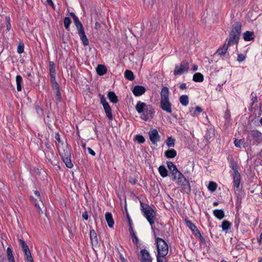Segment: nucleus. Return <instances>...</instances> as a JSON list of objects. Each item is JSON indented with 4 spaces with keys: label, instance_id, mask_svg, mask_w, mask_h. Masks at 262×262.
<instances>
[{
    "label": "nucleus",
    "instance_id": "1",
    "mask_svg": "<svg viewBox=\"0 0 262 262\" xmlns=\"http://www.w3.org/2000/svg\"><path fill=\"white\" fill-rule=\"evenodd\" d=\"M242 33V24L239 21L235 22L231 27L228 40V46L237 44Z\"/></svg>",
    "mask_w": 262,
    "mask_h": 262
},
{
    "label": "nucleus",
    "instance_id": "2",
    "mask_svg": "<svg viewBox=\"0 0 262 262\" xmlns=\"http://www.w3.org/2000/svg\"><path fill=\"white\" fill-rule=\"evenodd\" d=\"M169 94L168 88L166 86L163 87L160 93L161 101L160 106L162 110L171 113L172 112L171 103L169 99Z\"/></svg>",
    "mask_w": 262,
    "mask_h": 262
},
{
    "label": "nucleus",
    "instance_id": "3",
    "mask_svg": "<svg viewBox=\"0 0 262 262\" xmlns=\"http://www.w3.org/2000/svg\"><path fill=\"white\" fill-rule=\"evenodd\" d=\"M141 211L149 224L152 227L156 219V212L148 204L140 201Z\"/></svg>",
    "mask_w": 262,
    "mask_h": 262
},
{
    "label": "nucleus",
    "instance_id": "4",
    "mask_svg": "<svg viewBox=\"0 0 262 262\" xmlns=\"http://www.w3.org/2000/svg\"><path fill=\"white\" fill-rule=\"evenodd\" d=\"M262 142V134L258 130H252L247 137L245 145L246 146L251 145H258Z\"/></svg>",
    "mask_w": 262,
    "mask_h": 262
},
{
    "label": "nucleus",
    "instance_id": "5",
    "mask_svg": "<svg viewBox=\"0 0 262 262\" xmlns=\"http://www.w3.org/2000/svg\"><path fill=\"white\" fill-rule=\"evenodd\" d=\"M176 177L175 180H172L175 181L178 185L181 186L185 192L189 193L191 191V186L189 181L184 174L179 171L178 173H176Z\"/></svg>",
    "mask_w": 262,
    "mask_h": 262
},
{
    "label": "nucleus",
    "instance_id": "6",
    "mask_svg": "<svg viewBox=\"0 0 262 262\" xmlns=\"http://www.w3.org/2000/svg\"><path fill=\"white\" fill-rule=\"evenodd\" d=\"M231 167L233 170L231 173V176L233 182V186L236 190L239 189L240 184L241 182V176L238 171V165L236 162L231 163Z\"/></svg>",
    "mask_w": 262,
    "mask_h": 262
},
{
    "label": "nucleus",
    "instance_id": "7",
    "mask_svg": "<svg viewBox=\"0 0 262 262\" xmlns=\"http://www.w3.org/2000/svg\"><path fill=\"white\" fill-rule=\"evenodd\" d=\"M156 243L158 252L157 255H167L168 246L167 243L161 238L156 237Z\"/></svg>",
    "mask_w": 262,
    "mask_h": 262
},
{
    "label": "nucleus",
    "instance_id": "8",
    "mask_svg": "<svg viewBox=\"0 0 262 262\" xmlns=\"http://www.w3.org/2000/svg\"><path fill=\"white\" fill-rule=\"evenodd\" d=\"M189 68L188 62L186 60H183L180 66L176 65L173 74L175 76L181 75L184 72H187Z\"/></svg>",
    "mask_w": 262,
    "mask_h": 262
},
{
    "label": "nucleus",
    "instance_id": "9",
    "mask_svg": "<svg viewBox=\"0 0 262 262\" xmlns=\"http://www.w3.org/2000/svg\"><path fill=\"white\" fill-rule=\"evenodd\" d=\"M155 114V110L151 105H147L143 113V117L141 118L144 120L147 121L150 118H152L154 114Z\"/></svg>",
    "mask_w": 262,
    "mask_h": 262
},
{
    "label": "nucleus",
    "instance_id": "10",
    "mask_svg": "<svg viewBox=\"0 0 262 262\" xmlns=\"http://www.w3.org/2000/svg\"><path fill=\"white\" fill-rule=\"evenodd\" d=\"M149 139L151 143L155 144L160 140V136L156 129H152L148 133Z\"/></svg>",
    "mask_w": 262,
    "mask_h": 262
},
{
    "label": "nucleus",
    "instance_id": "11",
    "mask_svg": "<svg viewBox=\"0 0 262 262\" xmlns=\"http://www.w3.org/2000/svg\"><path fill=\"white\" fill-rule=\"evenodd\" d=\"M141 253V262H152V258L149 252L145 249H142Z\"/></svg>",
    "mask_w": 262,
    "mask_h": 262
},
{
    "label": "nucleus",
    "instance_id": "12",
    "mask_svg": "<svg viewBox=\"0 0 262 262\" xmlns=\"http://www.w3.org/2000/svg\"><path fill=\"white\" fill-rule=\"evenodd\" d=\"M146 91V88L142 85H136L132 90V92L136 97H139L144 94Z\"/></svg>",
    "mask_w": 262,
    "mask_h": 262
},
{
    "label": "nucleus",
    "instance_id": "13",
    "mask_svg": "<svg viewBox=\"0 0 262 262\" xmlns=\"http://www.w3.org/2000/svg\"><path fill=\"white\" fill-rule=\"evenodd\" d=\"M167 167L169 169L172 176V180L176 179V173H178L179 170L178 169L177 166L173 164L172 162L167 161Z\"/></svg>",
    "mask_w": 262,
    "mask_h": 262
},
{
    "label": "nucleus",
    "instance_id": "14",
    "mask_svg": "<svg viewBox=\"0 0 262 262\" xmlns=\"http://www.w3.org/2000/svg\"><path fill=\"white\" fill-rule=\"evenodd\" d=\"M70 14L73 19L74 24L78 31L84 29L82 23L79 20L78 17L75 14V13L74 12H71Z\"/></svg>",
    "mask_w": 262,
    "mask_h": 262
},
{
    "label": "nucleus",
    "instance_id": "15",
    "mask_svg": "<svg viewBox=\"0 0 262 262\" xmlns=\"http://www.w3.org/2000/svg\"><path fill=\"white\" fill-rule=\"evenodd\" d=\"M78 33L82 42L83 45L84 46H88L89 43V42L85 34L84 29L78 31Z\"/></svg>",
    "mask_w": 262,
    "mask_h": 262
},
{
    "label": "nucleus",
    "instance_id": "16",
    "mask_svg": "<svg viewBox=\"0 0 262 262\" xmlns=\"http://www.w3.org/2000/svg\"><path fill=\"white\" fill-rule=\"evenodd\" d=\"M90 239L92 246H97L98 244L97 235L94 229L90 230Z\"/></svg>",
    "mask_w": 262,
    "mask_h": 262
},
{
    "label": "nucleus",
    "instance_id": "17",
    "mask_svg": "<svg viewBox=\"0 0 262 262\" xmlns=\"http://www.w3.org/2000/svg\"><path fill=\"white\" fill-rule=\"evenodd\" d=\"M147 105L143 102L138 101L136 105V110L139 114L143 113Z\"/></svg>",
    "mask_w": 262,
    "mask_h": 262
},
{
    "label": "nucleus",
    "instance_id": "18",
    "mask_svg": "<svg viewBox=\"0 0 262 262\" xmlns=\"http://www.w3.org/2000/svg\"><path fill=\"white\" fill-rule=\"evenodd\" d=\"M103 109L104 110L105 115L108 119L110 121H112L113 119L112 113V108L110 106L109 104L103 106Z\"/></svg>",
    "mask_w": 262,
    "mask_h": 262
},
{
    "label": "nucleus",
    "instance_id": "19",
    "mask_svg": "<svg viewBox=\"0 0 262 262\" xmlns=\"http://www.w3.org/2000/svg\"><path fill=\"white\" fill-rule=\"evenodd\" d=\"M105 220L110 228H113L114 225V221L111 213L107 212L105 214Z\"/></svg>",
    "mask_w": 262,
    "mask_h": 262
},
{
    "label": "nucleus",
    "instance_id": "20",
    "mask_svg": "<svg viewBox=\"0 0 262 262\" xmlns=\"http://www.w3.org/2000/svg\"><path fill=\"white\" fill-rule=\"evenodd\" d=\"M107 98L110 102L113 103H117L119 101L118 96L113 91H110L108 92Z\"/></svg>",
    "mask_w": 262,
    "mask_h": 262
},
{
    "label": "nucleus",
    "instance_id": "21",
    "mask_svg": "<svg viewBox=\"0 0 262 262\" xmlns=\"http://www.w3.org/2000/svg\"><path fill=\"white\" fill-rule=\"evenodd\" d=\"M96 72L98 75L103 76L107 72V68L103 64H98L96 68Z\"/></svg>",
    "mask_w": 262,
    "mask_h": 262
},
{
    "label": "nucleus",
    "instance_id": "22",
    "mask_svg": "<svg viewBox=\"0 0 262 262\" xmlns=\"http://www.w3.org/2000/svg\"><path fill=\"white\" fill-rule=\"evenodd\" d=\"M203 111L201 107L197 106L195 108L191 107L190 108L189 113L191 116H197L200 113Z\"/></svg>",
    "mask_w": 262,
    "mask_h": 262
},
{
    "label": "nucleus",
    "instance_id": "23",
    "mask_svg": "<svg viewBox=\"0 0 262 262\" xmlns=\"http://www.w3.org/2000/svg\"><path fill=\"white\" fill-rule=\"evenodd\" d=\"M230 46H228V43L227 44L225 43L222 47L219 48L216 51V53L217 54L219 55H225L227 51L228 50V47Z\"/></svg>",
    "mask_w": 262,
    "mask_h": 262
},
{
    "label": "nucleus",
    "instance_id": "24",
    "mask_svg": "<svg viewBox=\"0 0 262 262\" xmlns=\"http://www.w3.org/2000/svg\"><path fill=\"white\" fill-rule=\"evenodd\" d=\"M164 155L167 158H173L177 156V151L174 149H170L164 152Z\"/></svg>",
    "mask_w": 262,
    "mask_h": 262
},
{
    "label": "nucleus",
    "instance_id": "25",
    "mask_svg": "<svg viewBox=\"0 0 262 262\" xmlns=\"http://www.w3.org/2000/svg\"><path fill=\"white\" fill-rule=\"evenodd\" d=\"M213 213L214 215L219 220H222L225 216L224 211L222 209H215Z\"/></svg>",
    "mask_w": 262,
    "mask_h": 262
},
{
    "label": "nucleus",
    "instance_id": "26",
    "mask_svg": "<svg viewBox=\"0 0 262 262\" xmlns=\"http://www.w3.org/2000/svg\"><path fill=\"white\" fill-rule=\"evenodd\" d=\"M253 35V32L247 31L243 34V38L245 41H251L254 39Z\"/></svg>",
    "mask_w": 262,
    "mask_h": 262
},
{
    "label": "nucleus",
    "instance_id": "27",
    "mask_svg": "<svg viewBox=\"0 0 262 262\" xmlns=\"http://www.w3.org/2000/svg\"><path fill=\"white\" fill-rule=\"evenodd\" d=\"M158 170L162 177L165 178L168 176V171L164 165L160 166Z\"/></svg>",
    "mask_w": 262,
    "mask_h": 262
},
{
    "label": "nucleus",
    "instance_id": "28",
    "mask_svg": "<svg viewBox=\"0 0 262 262\" xmlns=\"http://www.w3.org/2000/svg\"><path fill=\"white\" fill-rule=\"evenodd\" d=\"M25 253V258L26 262H33V258L31 255V252L28 249L24 251Z\"/></svg>",
    "mask_w": 262,
    "mask_h": 262
},
{
    "label": "nucleus",
    "instance_id": "29",
    "mask_svg": "<svg viewBox=\"0 0 262 262\" xmlns=\"http://www.w3.org/2000/svg\"><path fill=\"white\" fill-rule=\"evenodd\" d=\"M125 78L130 81H133L135 79V76L133 72L129 70H126L124 72Z\"/></svg>",
    "mask_w": 262,
    "mask_h": 262
},
{
    "label": "nucleus",
    "instance_id": "30",
    "mask_svg": "<svg viewBox=\"0 0 262 262\" xmlns=\"http://www.w3.org/2000/svg\"><path fill=\"white\" fill-rule=\"evenodd\" d=\"M193 80L197 82H202L204 80V76L201 73H196L193 76Z\"/></svg>",
    "mask_w": 262,
    "mask_h": 262
},
{
    "label": "nucleus",
    "instance_id": "31",
    "mask_svg": "<svg viewBox=\"0 0 262 262\" xmlns=\"http://www.w3.org/2000/svg\"><path fill=\"white\" fill-rule=\"evenodd\" d=\"M71 148L68 146L63 149V152L60 154L62 159L71 157Z\"/></svg>",
    "mask_w": 262,
    "mask_h": 262
},
{
    "label": "nucleus",
    "instance_id": "32",
    "mask_svg": "<svg viewBox=\"0 0 262 262\" xmlns=\"http://www.w3.org/2000/svg\"><path fill=\"white\" fill-rule=\"evenodd\" d=\"M180 102L182 105L187 106L189 103V98L186 95H183L180 97Z\"/></svg>",
    "mask_w": 262,
    "mask_h": 262
},
{
    "label": "nucleus",
    "instance_id": "33",
    "mask_svg": "<svg viewBox=\"0 0 262 262\" xmlns=\"http://www.w3.org/2000/svg\"><path fill=\"white\" fill-rule=\"evenodd\" d=\"M23 81V78L22 77L18 75L16 76V86H17V90L18 92H20L22 90L21 88V82Z\"/></svg>",
    "mask_w": 262,
    "mask_h": 262
},
{
    "label": "nucleus",
    "instance_id": "34",
    "mask_svg": "<svg viewBox=\"0 0 262 262\" xmlns=\"http://www.w3.org/2000/svg\"><path fill=\"white\" fill-rule=\"evenodd\" d=\"M7 254L8 256V260L9 262H15L14 258L13 255V252L10 247H8L7 249Z\"/></svg>",
    "mask_w": 262,
    "mask_h": 262
},
{
    "label": "nucleus",
    "instance_id": "35",
    "mask_svg": "<svg viewBox=\"0 0 262 262\" xmlns=\"http://www.w3.org/2000/svg\"><path fill=\"white\" fill-rule=\"evenodd\" d=\"M193 234L197 237L199 238L200 239V241L201 243H202L204 244H206L207 242V240L206 238L203 237L200 232V231L198 230V229H196L194 232H193Z\"/></svg>",
    "mask_w": 262,
    "mask_h": 262
},
{
    "label": "nucleus",
    "instance_id": "36",
    "mask_svg": "<svg viewBox=\"0 0 262 262\" xmlns=\"http://www.w3.org/2000/svg\"><path fill=\"white\" fill-rule=\"evenodd\" d=\"M231 226V224L228 221H224L222 222L221 227L223 231H227L228 229H230Z\"/></svg>",
    "mask_w": 262,
    "mask_h": 262
},
{
    "label": "nucleus",
    "instance_id": "37",
    "mask_svg": "<svg viewBox=\"0 0 262 262\" xmlns=\"http://www.w3.org/2000/svg\"><path fill=\"white\" fill-rule=\"evenodd\" d=\"M50 75H56L55 66L53 61H49Z\"/></svg>",
    "mask_w": 262,
    "mask_h": 262
},
{
    "label": "nucleus",
    "instance_id": "38",
    "mask_svg": "<svg viewBox=\"0 0 262 262\" xmlns=\"http://www.w3.org/2000/svg\"><path fill=\"white\" fill-rule=\"evenodd\" d=\"M62 160L68 168H72L73 167V164L72 163L71 157L62 159Z\"/></svg>",
    "mask_w": 262,
    "mask_h": 262
},
{
    "label": "nucleus",
    "instance_id": "39",
    "mask_svg": "<svg viewBox=\"0 0 262 262\" xmlns=\"http://www.w3.org/2000/svg\"><path fill=\"white\" fill-rule=\"evenodd\" d=\"M186 225L187 226V227L193 232H194V231L197 229V227L196 226L193 224L192 223L191 221H188V220H186Z\"/></svg>",
    "mask_w": 262,
    "mask_h": 262
},
{
    "label": "nucleus",
    "instance_id": "40",
    "mask_svg": "<svg viewBox=\"0 0 262 262\" xmlns=\"http://www.w3.org/2000/svg\"><path fill=\"white\" fill-rule=\"evenodd\" d=\"M217 186V185L216 183L214 182H210L208 186V189L210 191L214 192L216 190Z\"/></svg>",
    "mask_w": 262,
    "mask_h": 262
},
{
    "label": "nucleus",
    "instance_id": "41",
    "mask_svg": "<svg viewBox=\"0 0 262 262\" xmlns=\"http://www.w3.org/2000/svg\"><path fill=\"white\" fill-rule=\"evenodd\" d=\"M55 91V100L57 103L60 102L62 100V97L61 95V93L60 92V90H54Z\"/></svg>",
    "mask_w": 262,
    "mask_h": 262
},
{
    "label": "nucleus",
    "instance_id": "42",
    "mask_svg": "<svg viewBox=\"0 0 262 262\" xmlns=\"http://www.w3.org/2000/svg\"><path fill=\"white\" fill-rule=\"evenodd\" d=\"M71 23V19L69 17H66L63 20L64 26L66 30H69V27Z\"/></svg>",
    "mask_w": 262,
    "mask_h": 262
},
{
    "label": "nucleus",
    "instance_id": "43",
    "mask_svg": "<svg viewBox=\"0 0 262 262\" xmlns=\"http://www.w3.org/2000/svg\"><path fill=\"white\" fill-rule=\"evenodd\" d=\"M167 255H157V262H167Z\"/></svg>",
    "mask_w": 262,
    "mask_h": 262
},
{
    "label": "nucleus",
    "instance_id": "44",
    "mask_svg": "<svg viewBox=\"0 0 262 262\" xmlns=\"http://www.w3.org/2000/svg\"><path fill=\"white\" fill-rule=\"evenodd\" d=\"M135 140L139 144L143 143L145 141L144 137L140 135H136L135 137Z\"/></svg>",
    "mask_w": 262,
    "mask_h": 262
},
{
    "label": "nucleus",
    "instance_id": "45",
    "mask_svg": "<svg viewBox=\"0 0 262 262\" xmlns=\"http://www.w3.org/2000/svg\"><path fill=\"white\" fill-rule=\"evenodd\" d=\"M175 140L171 137H168L166 141V144L169 147H173L174 145Z\"/></svg>",
    "mask_w": 262,
    "mask_h": 262
},
{
    "label": "nucleus",
    "instance_id": "46",
    "mask_svg": "<svg viewBox=\"0 0 262 262\" xmlns=\"http://www.w3.org/2000/svg\"><path fill=\"white\" fill-rule=\"evenodd\" d=\"M214 136V130L212 129H209L207 130V133L205 135V138L207 140H209L213 137Z\"/></svg>",
    "mask_w": 262,
    "mask_h": 262
},
{
    "label": "nucleus",
    "instance_id": "47",
    "mask_svg": "<svg viewBox=\"0 0 262 262\" xmlns=\"http://www.w3.org/2000/svg\"><path fill=\"white\" fill-rule=\"evenodd\" d=\"M251 105H253L256 102H257V97L256 94H255L254 92H252L251 94Z\"/></svg>",
    "mask_w": 262,
    "mask_h": 262
},
{
    "label": "nucleus",
    "instance_id": "48",
    "mask_svg": "<svg viewBox=\"0 0 262 262\" xmlns=\"http://www.w3.org/2000/svg\"><path fill=\"white\" fill-rule=\"evenodd\" d=\"M24 51V43L20 42L17 47V52L19 54H21Z\"/></svg>",
    "mask_w": 262,
    "mask_h": 262
},
{
    "label": "nucleus",
    "instance_id": "49",
    "mask_svg": "<svg viewBox=\"0 0 262 262\" xmlns=\"http://www.w3.org/2000/svg\"><path fill=\"white\" fill-rule=\"evenodd\" d=\"M99 97L100 99V103L102 104V106L107 105L108 103L106 101V99L103 95L99 94Z\"/></svg>",
    "mask_w": 262,
    "mask_h": 262
},
{
    "label": "nucleus",
    "instance_id": "50",
    "mask_svg": "<svg viewBox=\"0 0 262 262\" xmlns=\"http://www.w3.org/2000/svg\"><path fill=\"white\" fill-rule=\"evenodd\" d=\"M19 241L20 246L23 248V251L28 250L29 249L28 246L27 245V244L24 240L20 239L19 240Z\"/></svg>",
    "mask_w": 262,
    "mask_h": 262
},
{
    "label": "nucleus",
    "instance_id": "51",
    "mask_svg": "<svg viewBox=\"0 0 262 262\" xmlns=\"http://www.w3.org/2000/svg\"><path fill=\"white\" fill-rule=\"evenodd\" d=\"M234 143L236 147L241 148L242 145L243 143V141L241 139H236L234 141Z\"/></svg>",
    "mask_w": 262,
    "mask_h": 262
},
{
    "label": "nucleus",
    "instance_id": "52",
    "mask_svg": "<svg viewBox=\"0 0 262 262\" xmlns=\"http://www.w3.org/2000/svg\"><path fill=\"white\" fill-rule=\"evenodd\" d=\"M5 20L6 21V27L7 30L9 31L11 29V24H10V17L8 16H6L5 17Z\"/></svg>",
    "mask_w": 262,
    "mask_h": 262
},
{
    "label": "nucleus",
    "instance_id": "53",
    "mask_svg": "<svg viewBox=\"0 0 262 262\" xmlns=\"http://www.w3.org/2000/svg\"><path fill=\"white\" fill-rule=\"evenodd\" d=\"M224 118L226 120V122H229L230 120V113L228 110H227L224 114Z\"/></svg>",
    "mask_w": 262,
    "mask_h": 262
},
{
    "label": "nucleus",
    "instance_id": "54",
    "mask_svg": "<svg viewBox=\"0 0 262 262\" xmlns=\"http://www.w3.org/2000/svg\"><path fill=\"white\" fill-rule=\"evenodd\" d=\"M132 242L134 244H137L139 243V239L136 234L131 235Z\"/></svg>",
    "mask_w": 262,
    "mask_h": 262
},
{
    "label": "nucleus",
    "instance_id": "55",
    "mask_svg": "<svg viewBox=\"0 0 262 262\" xmlns=\"http://www.w3.org/2000/svg\"><path fill=\"white\" fill-rule=\"evenodd\" d=\"M245 56L243 54H240L238 55L237 60L238 62H242L245 59Z\"/></svg>",
    "mask_w": 262,
    "mask_h": 262
},
{
    "label": "nucleus",
    "instance_id": "56",
    "mask_svg": "<svg viewBox=\"0 0 262 262\" xmlns=\"http://www.w3.org/2000/svg\"><path fill=\"white\" fill-rule=\"evenodd\" d=\"M125 210H126V211H127V209H126V208H125ZM126 216H127V221H128V226H132L133 225V223H132V220H131V219L129 216V215L128 214V213L127 212H126Z\"/></svg>",
    "mask_w": 262,
    "mask_h": 262
},
{
    "label": "nucleus",
    "instance_id": "57",
    "mask_svg": "<svg viewBox=\"0 0 262 262\" xmlns=\"http://www.w3.org/2000/svg\"><path fill=\"white\" fill-rule=\"evenodd\" d=\"M52 90L53 91L56 90H59V85L57 82L53 83L52 84Z\"/></svg>",
    "mask_w": 262,
    "mask_h": 262
},
{
    "label": "nucleus",
    "instance_id": "58",
    "mask_svg": "<svg viewBox=\"0 0 262 262\" xmlns=\"http://www.w3.org/2000/svg\"><path fill=\"white\" fill-rule=\"evenodd\" d=\"M89 215L88 211H85L82 213V217L84 220L87 221L89 219Z\"/></svg>",
    "mask_w": 262,
    "mask_h": 262
},
{
    "label": "nucleus",
    "instance_id": "59",
    "mask_svg": "<svg viewBox=\"0 0 262 262\" xmlns=\"http://www.w3.org/2000/svg\"><path fill=\"white\" fill-rule=\"evenodd\" d=\"M50 80L51 83L57 82L56 80V75H50Z\"/></svg>",
    "mask_w": 262,
    "mask_h": 262
},
{
    "label": "nucleus",
    "instance_id": "60",
    "mask_svg": "<svg viewBox=\"0 0 262 262\" xmlns=\"http://www.w3.org/2000/svg\"><path fill=\"white\" fill-rule=\"evenodd\" d=\"M55 138L58 141V143L61 142V140L60 139V135H59V133H55Z\"/></svg>",
    "mask_w": 262,
    "mask_h": 262
},
{
    "label": "nucleus",
    "instance_id": "61",
    "mask_svg": "<svg viewBox=\"0 0 262 262\" xmlns=\"http://www.w3.org/2000/svg\"><path fill=\"white\" fill-rule=\"evenodd\" d=\"M89 153L93 156H95L96 155L95 152L90 147L88 148Z\"/></svg>",
    "mask_w": 262,
    "mask_h": 262
},
{
    "label": "nucleus",
    "instance_id": "62",
    "mask_svg": "<svg viewBox=\"0 0 262 262\" xmlns=\"http://www.w3.org/2000/svg\"><path fill=\"white\" fill-rule=\"evenodd\" d=\"M94 28L96 30H98L101 28V25L98 22H96Z\"/></svg>",
    "mask_w": 262,
    "mask_h": 262
},
{
    "label": "nucleus",
    "instance_id": "63",
    "mask_svg": "<svg viewBox=\"0 0 262 262\" xmlns=\"http://www.w3.org/2000/svg\"><path fill=\"white\" fill-rule=\"evenodd\" d=\"M47 3H48V4L51 6L53 9H55L54 4L52 0H47Z\"/></svg>",
    "mask_w": 262,
    "mask_h": 262
},
{
    "label": "nucleus",
    "instance_id": "64",
    "mask_svg": "<svg viewBox=\"0 0 262 262\" xmlns=\"http://www.w3.org/2000/svg\"><path fill=\"white\" fill-rule=\"evenodd\" d=\"M242 199V196L240 195H238L236 202H237V203H238L239 205H241Z\"/></svg>",
    "mask_w": 262,
    "mask_h": 262
}]
</instances>
